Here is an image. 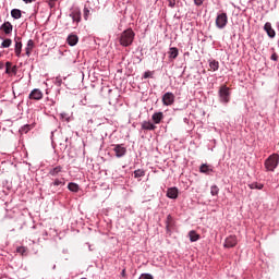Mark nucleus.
Here are the masks:
<instances>
[{
	"label": "nucleus",
	"mask_w": 279,
	"mask_h": 279,
	"mask_svg": "<svg viewBox=\"0 0 279 279\" xmlns=\"http://www.w3.org/2000/svg\"><path fill=\"white\" fill-rule=\"evenodd\" d=\"M145 171L142 169H137L134 171V178H144Z\"/></svg>",
	"instance_id": "32"
},
{
	"label": "nucleus",
	"mask_w": 279,
	"mask_h": 279,
	"mask_svg": "<svg viewBox=\"0 0 279 279\" xmlns=\"http://www.w3.org/2000/svg\"><path fill=\"white\" fill-rule=\"evenodd\" d=\"M121 276L122 278H128V275L125 274V269L122 270Z\"/></svg>",
	"instance_id": "39"
},
{
	"label": "nucleus",
	"mask_w": 279,
	"mask_h": 279,
	"mask_svg": "<svg viewBox=\"0 0 279 279\" xmlns=\"http://www.w3.org/2000/svg\"><path fill=\"white\" fill-rule=\"evenodd\" d=\"M264 29L266 34H268L269 38H276V31H274V28L271 27V23L267 22L264 25Z\"/></svg>",
	"instance_id": "12"
},
{
	"label": "nucleus",
	"mask_w": 279,
	"mask_h": 279,
	"mask_svg": "<svg viewBox=\"0 0 279 279\" xmlns=\"http://www.w3.org/2000/svg\"><path fill=\"white\" fill-rule=\"evenodd\" d=\"M11 16H12L13 19H21V16H22L21 10H19V9H13V10L11 11Z\"/></svg>",
	"instance_id": "26"
},
{
	"label": "nucleus",
	"mask_w": 279,
	"mask_h": 279,
	"mask_svg": "<svg viewBox=\"0 0 279 279\" xmlns=\"http://www.w3.org/2000/svg\"><path fill=\"white\" fill-rule=\"evenodd\" d=\"M12 46V39L10 38H7L2 41L1 44V49H8V47H11Z\"/></svg>",
	"instance_id": "25"
},
{
	"label": "nucleus",
	"mask_w": 279,
	"mask_h": 279,
	"mask_svg": "<svg viewBox=\"0 0 279 279\" xmlns=\"http://www.w3.org/2000/svg\"><path fill=\"white\" fill-rule=\"evenodd\" d=\"M210 195H213L214 197H217V195H219V186L213 185L210 187Z\"/></svg>",
	"instance_id": "29"
},
{
	"label": "nucleus",
	"mask_w": 279,
	"mask_h": 279,
	"mask_svg": "<svg viewBox=\"0 0 279 279\" xmlns=\"http://www.w3.org/2000/svg\"><path fill=\"white\" fill-rule=\"evenodd\" d=\"M175 101V95L173 93L168 92L162 96V104L163 106H173Z\"/></svg>",
	"instance_id": "5"
},
{
	"label": "nucleus",
	"mask_w": 279,
	"mask_h": 279,
	"mask_svg": "<svg viewBox=\"0 0 279 279\" xmlns=\"http://www.w3.org/2000/svg\"><path fill=\"white\" fill-rule=\"evenodd\" d=\"M147 77H151V72L147 71L144 73V80H147Z\"/></svg>",
	"instance_id": "36"
},
{
	"label": "nucleus",
	"mask_w": 279,
	"mask_h": 279,
	"mask_svg": "<svg viewBox=\"0 0 279 279\" xmlns=\"http://www.w3.org/2000/svg\"><path fill=\"white\" fill-rule=\"evenodd\" d=\"M35 44L34 40L29 39L27 41L25 51H26V56L29 58L32 56V51L34 50Z\"/></svg>",
	"instance_id": "18"
},
{
	"label": "nucleus",
	"mask_w": 279,
	"mask_h": 279,
	"mask_svg": "<svg viewBox=\"0 0 279 279\" xmlns=\"http://www.w3.org/2000/svg\"><path fill=\"white\" fill-rule=\"evenodd\" d=\"M113 151L116 153L117 158H123L128 153V149L123 146V144L114 145Z\"/></svg>",
	"instance_id": "6"
},
{
	"label": "nucleus",
	"mask_w": 279,
	"mask_h": 279,
	"mask_svg": "<svg viewBox=\"0 0 279 279\" xmlns=\"http://www.w3.org/2000/svg\"><path fill=\"white\" fill-rule=\"evenodd\" d=\"M167 197H169V199H178V187L168 189Z\"/></svg>",
	"instance_id": "15"
},
{
	"label": "nucleus",
	"mask_w": 279,
	"mask_h": 279,
	"mask_svg": "<svg viewBox=\"0 0 279 279\" xmlns=\"http://www.w3.org/2000/svg\"><path fill=\"white\" fill-rule=\"evenodd\" d=\"M219 101L221 104H230V88L222 85L218 92Z\"/></svg>",
	"instance_id": "3"
},
{
	"label": "nucleus",
	"mask_w": 279,
	"mask_h": 279,
	"mask_svg": "<svg viewBox=\"0 0 279 279\" xmlns=\"http://www.w3.org/2000/svg\"><path fill=\"white\" fill-rule=\"evenodd\" d=\"M70 16L73 20V23L77 24L82 21V11H80V9H73Z\"/></svg>",
	"instance_id": "8"
},
{
	"label": "nucleus",
	"mask_w": 279,
	"mask_h": 279,
	"mask_svg": "<svg viewBox=\"0 0 279 279\" xmlns=\"http://www.w3.org/2000/svg\"><path fill=\"white\" fill-rule=\"evenodd\" d=\"M151 119L154 123L159 124L165 119V114L162 112H155Z\"/></svg>",
	"instance_id": "17"
},
{
	"label": "nucleus",
	"mask_w": 279,
	"mask_h": 279,
	"mask_svg": "<svg viewBox=\"0 0 279 279\" xmlns=\"http://www.w3.org/2000/svg\"><path fill=\"white\" fill-rule=\"evenodd\" d=\"M236 236L230 235L225 241V247H234L236 245Z\"/></svg>",
	"instance_id": "13"
},
{
	"label": "nucleus",
	"mask_w": 279,
	"mask_h": 279,
	"mask_svg": "<svg viewBox=\"0 0 279 279\" xmlns=\"http://www.w3.org/2000/svg\"><path fill=\"white\" fill-rule=\"evenodd\" d=\"M279 163V155L272 154L270 155L264 162V167L266 171H276Z\"/></svg>",
	"instance_id": "2"
},
{
	"label": "nucleus",
	"mask_w": 279,
	"mask_h": 279,
	"mask_svg": "<svg viewBox=\"0 0 279 279\" xmlns=\"http://www.w3.org/2000/svg\"><path fill=\"white\" fill-rule=\"evenodd\" d=\"M31 130L29 125H24L22 128V132H25V134H27V132Z\"/></svg>",
	"instance_id": "34"
},
{
	"label": "nucleus",
	"mask_w": 279,
	"mask_h": 279,
	"mask_svg": "<svg viewBox=\"0 0 279 279\" xmlns=\"http://www.w3.org/2000/svg\"><path fill=\"white\" fill-rule=\"evenodd\" d=\"M226 25H228V14H218L216 17V27H218V29H223Z\"/></svg>",
	"instance_id": "4"
},
{
	"label": "nucleus",
	"mask_w": 279,
	"mask_h": 279,
	"mask_svg": "<svg viewBox=\"0 0 279 279\" xmlns=\"http://www.w3.org/2000/svg\"><path fill=\"white\" fill-rule=\"evenodd\" d=\"M0 29L2 32H4V34L7 36H9V34H12V29H13V26H12V23L10 22H4L1 26H0Z\"/></svg>",
	"instance_id": "11"
},
{
	"label": "nucleus",
	"mask_w": 279,
	"mask_h": 279,
	"mask_svg": "<svg viewBox=\"0 0 279 279\" xmlns=\"http://www.w3.org/2000/svg\"><path fill=\"white\" fill-rule=\"evenodd\" d=\"M263 183H258V182H253V183H251L250 184V189H256L257 191H262V189H263Z\"/></svg>",
	"instance_id": "28"
},
{
	"label": "nucleus",
	"mask_w": 279,
	"mask_h": 279,
	"mask_svg": "<svg viewBox=\"0 0 279 279\" xmlns=\"http://www.w3.org/2000/svg\"><path fill=\"white\" fill-rule=\"evenodd\" d=\"M173 226H175V221L173 220V217L171 215H168L167 219H166V230H167V232H171Z\"/></svg>",
	"instance_id": "14"
},
{
	"label": "nucleus",
	"mask_w": 279,
	"mask_h": 279,
	"mask_svg": "<svg viewBox=\"0 0 279 279\" xmlns=\"http://www.w3.org/2000/svg\"><path fill=\"white\" fill-rule=\"evenodd\" d=\"M17 71H19V68L16 65L12 66V62L8 61L5 63L7 75H10V73H13V75H16Z\"/></svg>",
	"instance_id": "9"
},
{
	"label": "nucleus",
	"mask_w": 279,
	"mask_h": 279,
	"mask_svg": "<svg viewBox=\"0 0 279 279\" xmlns=\"http://www.w3.org/2000/svg\"><path fill=\"white\" fill-rule=\"evenodd\" d=\"M134 31L132 28L125 29L124 32L121 33L119 43L122 47H130L134 43Z\"/></svg>",
	"instance_id": "1"
},
{
	"label": "nucleus",
	"mask_w": 279,
	"mask_h": 279,
	"mask_svg": "<svg viewBox=\"0 0 279 279\" xmlns=\"http://www.w3.org/2000/svg\"><path fill=\"white\" fill-rule=\"evenodd\" d=\"M64 179H56L54 182H52V186H64Z\"/></svg>",
	"instance_id": "31"
},
{
	"label": "nucleus",
	"mask_w": 279,
	"mask_h": 279,
	"mask_svg": "<svg viewBox=\"0 0 279 279\" xmlns=\"http://www.w3.org/2000/svg\"><path fill=\"white\" fill-rule=\"evenodd\" d=\"M169 5H170V8H174L175 7V0H169Z\"/></svg>",
	"instance_id": "37"
},
{
	"label": "nucleus",
	"mask_w": 279,
	"mask_h": 279,
	"mask_svg": "<svg viewBox=\"0 0 279 279\" xmlns=\"http://www.w3.org/2000/svg\"><path fill=\"white\" fill-rule=\"evenodd\" d=\"M209 69L211 70V71H219V62L218 61H211L210 63H209Z\"/></svg>",
	"instance_id": "27"
},
{
	"label": "nucleus",
	"mask_w": 279,
	"mask_h": 279,
	"mask_svg": "<svg viewBox=\"0 0 279 279\" xmlns=\"http://www.w3.org/2000/svg\"><path fill=\"white\" fill-rule=\"evenodd\" d=\"M15 56L21 58V51L23 49V43H21V37H15Z\"/></svg>",
	"instance_id": "10"
},
{
	"label": "nucleus",
	"mask_w": 279,
	"mask_h": 279,
	"mask_svg": "<svg viewBox=\"0 0 279 279\" xmlns=\"http://www.w3.org/2000/svg\"><path fill=\"white\" fill-rule=\"evenodd\" d=\"M194 3H195V5H202V3H204V1L203 0H194Z\"/></svg>",
	"instance_id": "38"
},
{
	"label": "nucleus",
	"mask_w": 279,
	"mask_h": 279,
	"mask_svg": "<svg viewBox=\"0 0 279 279\" xmlns=\"http://www.w3.org/2000/svg\"><path fill=\"white\" fill-rule=\"evenodd\" d=\"M168 53H169V58H171L172 60H175V58H178L180 51L178 50V48L172 47V48H170Z\"/></svg>",
	"instance_id": "21"
},
{
	"label": "nucleus",
	"mask_w": 279,
	"mask_h": 279,
	"mask_svg": "<svg viewBox=\"0 0 279 279\" xmlns=\"http://www.w3.org/2000/svg\"><path fill=\"white\" fill-rule=\"evenodd\" d=\"M68 189L72 193H77V191H80V185H77V183H69Z\"/></svg>",
	"instance_id": "24"
},
{
	"label": "nucleus",
	"mask_w": 279,
	"mask_h": 279,
	"mask_svg": "<svg viewBox=\"0 0 279 279\" xmlns=\"http://www.w3.org/2000/svg\"><path fill=\"white\" fill-rule=\"evenodd\" d=\"M142 130H149V131H154L156 130V125H154V123L149 122V121H144L142 123Z\"/></svg>",
	"instance_id": "20"
},
{
	"label": "nucleus",
	"mask_w": 279,
	"mask_h": 279,
	"mask_svg": "<svg viewBox=\"0 0 279 279\" xmlns=\"http://www.w3.org/2000/svg\"><path fill=\"white\" fill-rule=\"evenodd\" d=\"M4 64L3 61H0V70L3 69Z\"/></svg>",
	"instance_id": "40"
},
{
	"label": "nucleus",
	"mask_w": 279,
	"mask_h": 279,
	"mask_svg": "<svg viewBox=\"0 0 279 279\" xmlns=\"http://www.w3.org/2000/svg\"><path fill=\"white\" fill-rule=\"evenodd\" d=\"M83 16H84L85 21H88V16H90V10H88L87 7H85L83 10Z\"/></svg>",
	"instance_id": "33"
},
{
	"label": "nucleus",
	"mask_w": 279,
	"mask_h": 279,
	"mask_svg": "<svg viewBox=\"0 0 279 279\" xmlns=\"http://www.w3.org/2000/svg\"><path fill=\"white\" fill-rule=\"evenodd\" d=\"M24 3H32V0H23Z\"/></svg>",
	"instance_id": "41"
},
{
	"label": "nucleus",
	"mask_w": 279,
	"mask_h": 279,
	"mask_svg": "<svg viewBox=\"0 0 279 279\" xmlns=\"http://www.w3.org/2000/svg\"><path fill=\"white\" fill-rule=\"evenodd\" d=\"M61 172H62V166H57L49 170V175H52L53 178H56V175H58V173H61Z\"/></svg>",
	"instance_id": "22"
},
{
	"label": "nucleus",
	"mask_w": 279,
	"mask_h": 279,
	"mask_svg": "<svg viewBox=\"0 0 279 279\" xmlns=\"http://www.w3.org/2000/svg\"><path fill=\"white\" fill-rule=\"evenodd\" d=\"M270 59L274 60L275 62H278V54L277 53H272Z\"/></svg>",
	"instance_id": "35"
},
{
	"label": "nucleus",
	"mask_w": 279,
	"mask_h": 279,
	"mask_svg": "<svg viewBox=\"0 0 279 279\" xmlns=\"http://www.w3.org/2000/svg\"><path fill=\"white\" fill-rule=\"evenodd\" d=\"M44 95L43 92L38 88H35L31 92L28 99H34L35 101H40L43 99Z\"/></svg>",
	"instance_id": "7"
},
{
	"label": "nucleus",
	"mask_w": 279,
	"mask_h": 279,
	"mask_svg": "<svg viewBox=\"0 0 279 279\" xmlns=\"http://www.w3.org/2000/svg\"><path fill=\"white\" fill-rule=\"evenodd\" d=\"M199 171H201V173H206L207 175H210V173H213V168L206 163H203L199 167Z\"/></svg>",
	"instance_id": "19"
},
{
	"label": "nucleus",
	"mask_w": 279,
	"mask_h": 279,
	"mask_svg": "<svg viewBox=\"0 0 279 279\" xmlns=\"http://www.w3.org/2000/svg\"><path fill=\"white\" fill-rule=\"evenodd\" d=\"M66 40H68V45H70V47H75V45H77L80 38L77 37V35H69Z\"/></svg>",
	"instance_id": "16"
},
{
	"label": "nucleus",
	"mask_w": 279,
	"mask_h": 279,
	"mask_svg": "<svg viewBox=\"0 0 279 279\" xmlns=\"http://www.w3.org/2000/svg\"><path fill=\"white\" fill-rule=\"evenodd\" d=\"M189 236L192 243H195V241H199V238H201V235L193 230L189 232Z\"/></svg>",
	"instance_id": "23"
},
{
	"label": "nucleus",
	"mask_w": 279,
	"mask_h": 279,
	"mask_svg": "<svg viewBox=\"0 0 279 279\" xmlns=\"http://www.w3.org/2000/svg\"><path fill=\"white\" fill-rule=\"evenodd\" d=\"M17 254H21V256H27V247L20 246L16 248Z\"/></svg>",
	"instance_id": "30"
}]
</instances>
